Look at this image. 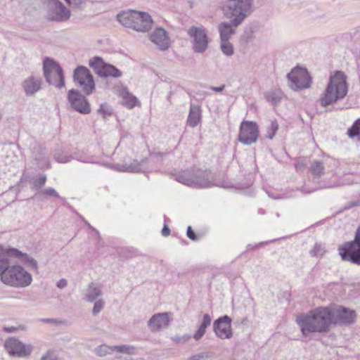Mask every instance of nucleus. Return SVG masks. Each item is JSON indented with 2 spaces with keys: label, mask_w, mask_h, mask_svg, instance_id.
Here are the masks:
<instances>
[{
  "label": "nucleus",
  "mask_w": 360,
  "mask_h": 360,
  "mask_svg": "<svg viewBox=\"0 0 360 360\" xmlns=\"http://www.w3.org/2000/svg\"><path fill=\"white\" fill-rule=\"evenodd\" d=\"M254 8L255 0H224L221 10L229 21H223L217 27L220 40H229Z\"/></svg>",
  "instance_id": "f257e3e1"
},
{
  "label": "nucleus",
  "mask_w": 360,
  "mask_h": 360,
  "mask_svg": "<svg viewBox=\"0 0 360 360\" xmlns=\"http://www.w3.org/2000/svg\"><path fill=\"white\" fill-rule=\"evenodd\" d=\"M329 307H319L296 319L302 335L307 337L312 333H325L331 325Z\"/></svg>",
  "instance_id": "f03ea898"
},
{
  "label": "nucleus",
  "mask_w": 360,
  "mask_h": 360,
  "mask_svg": "<svg viewBox=\"0 0 360 360\" xmlns=\"http://www.w3.org/2000/svg\"><path fill=\"white\" fill-rule=\"evenodd\" d=\"M348 92L347 77L342 71H336L329 79L328 84L320 98L322 107H327L343 99Z\"/></svg>",
  "instance_id": "7ed1b4c3"
},
{
  "label": "nucleus",
  "mask_w": 360,
  "mask_h": 360,
  "mask_svg": "<svg viewBox=\"0 0 360 360\" xmlns=\"http://www.w3.org/2000/svg\"><path fill=\"white\" fill-rule=\"evenodd\" d=\"M11 257L18 259L27 268L32 269L38 268L37 260L27 254L21 252L17 248L12 247L5 248L0 245V271L25 270L22 265L13 264L11 260Z\"/></svg>",
  "instance_id": "20e7f679"
},
{
  "label": "nucleus",
  "mask_w": 360,
  "mask_h": 360,
  "mask_svg": "<svg viewBox=\"0 0 360 360\" xmlns=\"http://www.w3.org/2000/svg\"><path fill=\"white\" fill-rule=\"evenodd\" d=\"M174 179L179 183L193 188L219 186L214 182V177L211 171L199 168H193L191 170L179 172Z\"/></svg>",
  "instance_id": "39448f33"
},
{
  "label": "nucleus",
  "mask_w": 360,
  "mask_h": 360,
  "mask_svg": "<svg viewBox=\"0 0 360 360\" xmlns=\"http://www.w3.org/2000/svg\"><path fill=\"white\" fill-rule=\"evenodd\" d=\"M44 78L49 84L60 89L65 86V75L62 67L53 59L46 57L43 61Z\"/></svg>",
  "instance_id": "423d86ee"
},
{
  "label": "nucleus",
  "mask_w": 360,
  "mask_h": 360,
  "mask_svg": "<svg viewBox=\"0 0 360 360\" xmlns=\"http://www.w3.org/2000/svg\"><path fill=\"white\" fill-rule=\"evenodd\" d=\"M187 34L191 38L192 49L195 53H203L208 48L207 30L202 25L191 26L187 30Z\"/></svg>",
  "instance_id": "0eeeda50"
},
{
  "label": "nucleus",
  "mask_w": 360,
  "mask_h": 360,
  "mask_svg": "<svg viewBox=\"0 0 360 360\" xmlns=\"http://www.w3.org/2000/svg\"><path fill=\"white\" fill-rule=\"evenodd\" d=\"M359 232H355L354 240L339 246V254L344 261L360 265V240Z\"/></svg>",
  "instance_id": "6e6552de"
},
{
  "label": "nucleus",
  "mask_w": 360,
  "mask_h": 360,
  "mask_svg": "<svg viewBox=\"0 0 360 360\" xmlns=\"http://www.w3.org/2000/svg\"><path fill=\"white\" fill-rule=\"evenodd\" d=\"M89 65L100 77L119 78L122 76V72L115 65L105 63L101 56H94L90 59Z\"/></svg>",
  "instance_id": "1a4fd4ad"
},
{
  "label": "nucleus",
  "mask_w": 360,
  "mask_h": 360,
  "mask_svg": "<svg viewBox=\"0 0 360 360\" xmlns=\"http://www.w3.org/2000/svg\"><path fill=\"white\" fill-rule=\"evenodd\" d=\"M287 78L289 86L294 91L307 89L311 84V77L305 68H294L287 74Z\"/></svg>",
  "instance_id": "9d476101"
},
{
  "label": "nucleus",
  "mask_w": 360,
  "mask_h": 360,
  "mask_svg": "<svg viewBox=\"0 0 360 360\" xmlns=\"http://www.w3.org/2000/svg\"><path fill=\"white\" fill-rule=\"evenodd\" d=\"M0 280L6 285L23 288L30 285L32 277L28 271H0Z\"/></svg>",
  "instance_id": "9b49d317"
},
{
  "label": "nucleus",
  "mask_w": 360,
  "mask_h": 360,
  "mask_svg": "<svg viewBox=\"0 0 360 360\" xmlns=\"http://www.w3.org/2000/svg\"><path fill=\"white\" fill-rule=\"evenodd\" d=\"M74 82L82 87L84 93L89 96L95 90V82L89 70L83 65L77 66L73 72Z\"/></svg>",
  "instance_id": "f8f14e48"
},
{
  "label": "nucleus",
  "mask_w": 360,
  "mask_h": 360,
  "mask_svg": "<svg viewBox=\"0 0 360 360\" xmlns=\"http://www.w3.org/2000/svg\"><path fill=\"white\" fill-rule=\"evenodd\" d=\"M331 324L350 325L355 322L356 314L354 310L342 306L329 307Z\"/></svg>",
  "instance_id": "ddd939ff"
},
{
  "label": "nucleus",
  "mask_w": 360,
  "mask_h": 360,
  "mask_svg": "<svg viewBox=\"0 0 360 360\" xmlns=\"http://www.w3.org/2000/svg\"><path fill=\"white\" fill-rule=\"evenodd\" d=\"M259 136V127L254 121L243 120L240 125L238 141L247 146L256 143Z\"/></svg>",
  "instance_id": "4468645a"
},
{
  "label": "nucleus",
  "mask_w": 360,
  "mask_h": 360,
  "mask_svg": "<svg viewBox=\"0 0 360 360\" xmlns=\"http://www.w3.org/2000/svg\"><path fill=\"white\" fill-rule=\"evenodd\" d=\"M4 347L9 355L18 358L27 357L33 351L32 345L25 344L15 338H8L5 342Z\"/></svg>",
  "instance_id": "2eb2a0df"
},
{
  "label": "nucleus",
  "mask_w": 360,
  "mask_h": 360,
  "mask_svg": "<svg viewBox=\"0 0 360 360\" xmlns=\"http://www.w3.org/2000/svg\"><path fill=\"white\" fill-rule=\"evenodd\" d=\"M68 100L71 108L75 111L84 115L90 113L91 108L89 101L78 90L74 89L69 90Z\"/></svg>",
  "instance_id": "dca6fc26"
},
{
  "label": "nucleus",
  "mask_w": 360,
  "mask_h": 360,
  "mask_svg": "<svg viewBox=\"0 0 360 360\" xmlns=\"http://www.w3.org/2000/svg\"><path fill=\"white\" fill-rule=\"evenodd\" d=\"M70 11L59 1H53L50 5L46 18L50 21L65 22L70 18Z\"/></svg>",
  "instance_id": "f3484780"
},
{
  "label": "nucleus",
  "mask_w": 360,
  "mask_h": 360,
  "mask_svg": "<svg viewBox=\"0 0 360 360\" xmlns=\"http://www.w3.org/2000/svg\"><path fill=\"white\" fill-rule=\"evenodd\" d=\"M172 321V314L170 312L157 313L148 321L147 326L152 332H157L167 328Z\"/></svg>",
  "instance_id": "a211bd4d"
},
{
  "label": "nucleus",
  "mask_w": 360,
  "mask_h": 360,
  "mask_svg": "<svg viewBox=\"0 0 360 360\" xmlns=\"http://www.w3.org/2000/svg\"><path fill=\"white\" fill-rule=\"evenodd\" d=\"M213 328L216 335L221 339H229L232 337L231 319L227 315L215 320Z\"/></svg>",
  "instance_id": "6ab92c4d"
},
{
  "label": "nucleus",
  "mask_w": 360,
  "mask_h": 360,
  "mask_svg": "<svg viewBox=\"0 0 360 360\" xmlns=\"http://www.w3.org/2000/svg\"><path fill=\"white\" fill-rule=\"evenodd\" d=\"M150 39L161 51H166L170 46L168 33L161 27L155 28V30L150 34Z\"/></svg>",
  "instance_id": "aec40b11"
},
{
  "label": "nucleus",
  "mask_w": 360,
  "mask_h": 360,
  "mask_svg": "<svg viewBox=\"0 0 360 360\" xmlns=\"http://www.w3.org/2000/svg\"><path fill=\"white\" fill-rule=\"evenodd\" d=\"M136 15V20L133 29L137 32H148L152 28L153 21L150 15L146 12L137 11Z\"/></svg>",
  "instance_id": "412c9836"
},
{
  "label": "nucleus",
  "mask_w": 360,
  "mask_h": 360,
  "mask_svg": "<svg viewBox=\"0 0 360 360\" xmlns=\"http://www.w3.org/2000/svg\"><path fill=\"white\" fill-rule=\"evenodd\" d=\"M41 82L40 77H35L32 75L25 79L22 83L25 95L27 96L34 95L41 89Z\"/></svg>",
  "instance_id": "4be33fe9"
},
{
  "label": "nucleus",
  "mask_w": 360,
  "mask_h": 360,
  "mask_svg": "<svg viewBox=\"0 0 360 360\" xmlns=\"http://www.w3.org/2000/svg\"><path fill=\"white\" fill-rule=\"evenodd\" d=\"M135 13H136L135 10L124 11L117 14V18L124 27L133 29L134 20H136Z\"/></svg>",
  "instance_id": "5701e85b"
},
{
  "label": "nucleus",
  "mask_w": 360,
  "mask_h": 360,
  "mask_svg": "<svg viewBox=\"0 0 360 360\" xmlns=\"http://www.w3.org/2000/svg\"><path fill=\"white\" fill-rule=\"evenodd\" d=\"M201 120V110L200 107L198 105L191 104L188 117L187 119V124L191 127H195Z\"/></svg>",
  "instance_id": "b1692460"
},
{
  "label": "nucleus",
  "mask_w": 360,
  "mask_h": 360,
  "mask_svg": "<svg viewBox=\"0 0 360 360\" xmlns=\"http://www.w3.org/2000/svg\"><path fill=\"white\" fill-rule=\"evenodd\" d=\"M102 294L101 286L97 283H91L87 289L85 298L88 302H93L95 300L100 299L99 297Z\"/></svg>",
  "instance_id": "393cba45"
},
{
  "label": "nucleus",
  "mask_w": 360,
  "mask_h": 360,
  "mask_svg": "<svg viewBox=\"0 0 360 360\" xmlns=\"http://www.w3.org/2000/svg\"><path fill=\"white\" fill-rule=\"evenodd\" d=\"M147 161V158L143 159L141 162L136 160H133L130 164L119 165V170L126 172H139L141 170V165Z\"/></svg>",
  "instance_id": "a878e982"
},
{
  "label": "nucleus",
  "mask_w": 360,
  "mask_h": 360,
  "mask_svg": "<svg viewBox=\"0 0 360 360\" xmlns=\"http://www.w3.org/2000/svg\"><path fill=\"white\" fill-rule=\"evenodd\" d=\"M211 317L209 314H205L203 315L202 321L199 327V328L197 330L195 333L193 335V338L195 340H199L202 338V337L204 335L206 331V328L207 326H209L211 323Z\"/></svg>",
  "instance_id": "bb28decb"
},
{
  "label": "nucleus",
  "mask_w": 360,
  "mask_h": 360,
  "mask_svg": "<svg viewBox=\"0 0 360 360\" xmlns=\"http://www.w3.org/2000/svg\"><path fill=\"white\" fill-rule=\"evenodd\" d=\"M324 166L322 162L314 160L311 163L309 172L315 178L321 177L324 173Z\"/></svg>",
  "instance_id": "cd10ccee"
},
{
  "label": "nucleus",
  "mask_w": 360,
  "mask_h": 360,
  "mask_svg": "<svg viewBox=\"0 0 360 360\" xmlns=\"http://www.w3.org/2000/svg\"><path fill=\"white\" fill-rule=\"evenodd\" d=\"M254 39V30L251 26L245 28L243 33L240 36L239 43L245 46Z\"/></svg>",
  "instance_id": "c85d7f7f"
},
{
  "label": "nucleus",
  "mask_w": 360,
  "mask_h": 360,
  "mask_svg": "<svg viewBox=\"0 0 360 360\" xmlns=\"http://www.w3.org/2000/svg\"><path fill=\"white\" fill-rule=\"evenodd\" d=\"M265 98L272 105H276L281 101L282 93L278 90L269 91L265 94Z\"/></svg>",
  "instance_id": "c756f323"
},
{
  "label": "nucleus",
  "mask_w": 360,
  "mask_h": 360,
  "mask_svg": "<svg viewBox=\"0 0 360 360\" xmlns=\"http://www.w3.org/2000/svg\"><path fill=\"white\" fill-rule=\"evenodd\" d=\"M114 352L133 355L136 354V348L129 345H120L113 346Z\"/></svg>",
  "instance_id": "7c9ffc66"
},
{
  "label": "nucleus",
  "mask_w": 360,
  "mask_h": 360,
  "mask_svg": "<svg viewBox=\"0 0 360 360\" xmlns=\"http://www.w3.org/2000/svg\"><path fill=\"white\" fill-rule=\"evenodd\" d=\"M220 49L226 56H231L234 53V48L229 40H220Z\"/></svg>",
  "instance_id": "2f4dec72"
},
{
  "label": "nucleus",
  "mask_w": 360,
  "mask_h": 360,
  "mask_svg": "<svg viewBox=\"0 0 360 360\" xmlns=\"http://www.w3.org/2000/svg\"><path fill=\"white\" fill-rule=\"evenodd\" d=\"M347 134L350 138L360 136V118H358L347 130Z\"/></svg>",
  "instance_id": "473e14b6"
},
{
  "label": "nucleus",
  "mask_w": 360,
  "mask_h": 360,
  "mask_svg": "<svg viewBox=\"0 0 360 360\" xmlns=\"http://www.w3.org/2000/svg\"><path fill=\"white\" fill-rule=\"evenodd\" d=\"M113 352V346H108L106 345H101L96 347L95 349V353L100 356H103L107 354H111Z\"/></svg>",
  "instance_id": "72a5a7b5"
},
{
  "label": "nucleus",
  "mask_w": 360,
  "mask_h": 360,
  "mask_svg": "<svg viewBox=\"0 0 360 360\" xmlns=\"http://www.w3.org/2000/svg\"><path fill=\"white\" fill-rule=\"evenodd\" d=\"M46 181V176L45 174H39V177L33 181L32 189H41L45 185Z\"/></svg>",
  "instance_id": "f704fd0d"
},
{
  "label": "nucleus",
  "mask_w": 360,
  "mask_h": 360,
  "mask_svg": "<svg viewBox=\"0 0 360 360\" xmlns=\"http://www.w3.org/2000/svg\"><path fill=\"white\" fill-rule=\"evenodd\" d=\"M94 304L92 309V314L94 316L98 315L104 308L105 305V302L103 299L100 298L94 302Z\"/></svg>",
  "instance_id": "c9c22d12"
},
{
  "label": "nucleus",
  "mask_w": 360,
  "mask_h": 360,
  "mask_svg": "<svg viewBox=\"0 0 360 360\" xmlns=\"http://www.w3.org/2000/svg\"><path fill=\"white\" fill-rule=\"evenodd\" d=\"M325 252V247L319 243H316L314 248L310 251V254L313 257L323 256Z\"/></svg>",
  "instance_id": "e433bc0d"
},
{
  "label": "nucleus",
  "mask_w": 360,
  "mask_h": 360,
  "mask_svg": "<svg viewBox=\"0 0 360 360\" xmlns=\"http://www.w3.org/2000/svg\"><path fill=\"white\" fill-rule=\"evenodd\" d=\"M278 129V124L276 121H271L270 126L267 128V135L266 137L269 139H272L276 131Z\"/></svg>",
  "instance_id": "4c0bfd02"
},
{
  "label": "nucleus",
  "mask_w": 360,
  "mask_h": 360,
  "mask_svg": "<svg viewBox=\"0 0 360 360\" xmlns=\"http://www.w3.org/2000/svg\"><path fill=\"white\" fill-rule=\"evenodd\" d=\"M97 112L98 114L101 115L104 119L108 116L111 115L112 113V109L104 103H102L100 105V108L98 109Z\"/></svg>",
  "instance_id": "58836bf2"
},
{
  "label": "nucleus",
  "mask_w": 360,
  "mask_h": 360,
  "mask_svg": "<svg viewBox=\"0 0 360 360\" xmlns=\"http://www.w3.org/2000/svg\"><path fill=\"white\" fill-rule=\"evenodd\" d=\"M172 340L176 343L184 344L191 339V335L188 334H184L182 335H175L171 338Z\"/></svg>",
  "instance_id": "ea45409f"
},
{
  "label": "nucleus",
  "mask_w": 360,
  "mask_h": 360,
  "mask_svg": "<svg viewBox=\"0 0 360 360\" xmlns=\"http://www.w3.org/2000/svg\"><path fill=\"white\" fill-rule=\"evenodd\" d=\"M124 99L127 105L130 108H134L136 105V103L137 102L136 98L129 94H127L126 96H124Z\"/></svg>",
  "instance_id": "a19ab883"
},
{
  "label": "nucleus",
  "mask_w": 360,
  "mask_h": 360,
  "mask_svg": "<svg viewBox=\"0 0 360 360\" xmlns=\"http://www.w3.org/2000/svg\"><path fill=\"white\" fill-rule=\"evenodd\" d=\"M40 360H60V359L53 351H48L41 356Z\"/></svg>",
  "instance_id": "79ce46f5"
},
{
  "label": "nucleus",
  "mask_w": 360,
  "mask_h": 360,
  "mask_svg": "<svg viewBox=\"0 0 360 360\" xmlns=\"http://www.w3.org/2000/svg\"><path fill=\"white\" fill-rule=\"evenodd\" d=\"M209 357L210 354L208 352H201L188 357L187 360H206Z\"/></svg>",
  "instance_id": "37998d69"
},
{
  "label": "nucleus",
  "mask_w": 360,
  "mask_h": 360,
  "mask_svg": "<svg viewBox=\"0 0 360 360\" xmlns=\"http://www.w3.org/2000/svg\"><path fill=\"white\" fill-rule=\"evenodd\" d=\"M54 158L59 163H66L72 160L71 156L63 155L58 153H56Z\"/></svg>",
  "instance_id": "c03bdc74"
},
{
  "label": "nucleus",
  "mask_w": 360,
  "mask_h": 360,
  "mask_svg": "<svg viewBox=\"0 0 360 360\" xmlns=\"http://www.w3.org/2000/svg\"><path fill=\"white\" fill-rule=\"evenodd\" d=\"M41 193L46 196L60 198L58 193L53 188H47L41 191Z\"/></svg>",
  "instance_id": "a18cd8bd"
},
{
  "label": "nucleus",
  "mask_w": 360,
  "mask_h": 360,
  "mask_svg": "<svg viewBox=\"0 0 360 360\" xmlns=\"http://www.w3.org/2000/svg\"><path fill=\"white\" fill-rule=\"evenodd\" d=\"M186 235L188 238H190L191 240H194V241L197 240L198 238L196 233H195V231L192 229L191 226H188V228H187Z\"/></svg>",
  "instance_id": "49530a36"
},
{
  "label": "nucleus",
  "mask_w": 360,
  "mask_h": 360,
  "mask_svg": "<svg viewBox=\"0 0 360 360\" xmlns=\"http://www.w3.org/2000/svg\"><path fill=\"white\" fill-rule=\"evenodd\" d=\"M69 6L79 8L83 3L82 0H64Z\"/></svg>",
  "instance_id": "de8ad7c7"
},
{
  "label": "nucleus",
  "mask_w": 360,
  "mask_h": 360,
  "mask_svg": "<svg viewBox=\"0 0 360 360\" xmlns=\"http://www.w3.org/2000/svg\"><path fill=\"white\" fill-rule=\"evenodd\" d=\"M25 327L23 326H20L18 328L15 327H5L4 330L8 333L15 332L18 330H24Z\"/></svg>",
  "instance_id": "09e8293b"
},
{
  "label": "nucleus",
  "mask_w": 360,
  "mask_h": 360,
  "mask_svg": "<svg viewBox=\"0 0 360 360\" xmlns=\"http://www.w3.org/2000/svg\"><path fill=\"white\" fill-rule=\"evenodd\" d=\"M67 284H68V282L65 279H60V281H58L57 282L56 285L58 288L62 289V288H64L65 287H66Z\"/></svg>",
  "instance_id": "8fccbe9b"
},
{
  "label": "nucleus",
  "mask_w": 360,
  "mask_h": 360,
  "mask_svg": "<svg viewBox=\"0 0 360 360\" xmlns=\"http://www.w3.org/2000/svg\"><path fill=\"white\" fill-rule=\"evenodd\" d=\"M170 233V229L168 226L165 225L162 229V235L164 236H168Z\"/></svg>",
  "instance_id": "3c124183"
},
{
  "label": "nucleus",
  "mask_w": 360,
  "mask_h": 360,
  "mask_svg": "<svg viewBox=\"0 0 360 360\" xmlns=\"http://www.w3.org/2000/svg\"><path fill=\"white\" fill-rule=\"evenodd\" d=\"M42 322L45 323H51V324H56L58 323V321L55 319H43L41 320Z\"/></svg>",
  "instance_id": "603ef678"
},
{
  "label": "nucleus",
  "mask_w": 360,
  "mask_h": 360,
  "mask_svg": "<svg viewBox=\"0 0 360 360\" xmlns=\"http://www.w3.org/2000/svg\"><path fill=\"white\" fill-rule=\"evenodd\" d=\"M225 88V86L224 85H222V86H217V87H212V89L214 91H216V92H221Z\"/></svg>",
  "instance_id": "864d4df0"
},
{
  "label": "nucleus",
  "mask_w": 360,
  "mask_h": 360,
  "mask_svg": "<svg viewBox=\"0 0 360 360\" xmlns=\"http://www.w3.org/2000/svg\"><path fill=\"white\" fill-rule=\"evenodd\" d=\"M88 226H89L91 229H92L95 231V233H96V234H98V231H96L95 229H94L92 226H90V224H88Z\"/></svg>",
  "instance_id": "5fc2aeb1"
},
{
  "label": "nucleus",
  "mask_w": 360,
  "mask_h": 360,
  "mask_svg": "<svg viewBox=\"0 0 360 360\" xmlns=\"http://www.w3.org/2000/svg\"><path fill=\"white\" fill-rule=\"evenodd\" d=\"M356 232H359V239L360 240V227H359V228L356 229Z\"/></svg>",
  "instance_id": "6e6d98bb"
},
{
  "label": "nucleus",
  "mask_w": 360,
  "mask_h": 360,
  "mask_svg": "<svg viewBox=\"0 0 360 360\" xmlns=\"http://www.w3.org/2000/svg\"><path fill=\"white\" fill-rule=\"evenodd\" d=\"M157 155H162V153H158Z\"/></svg>",
  "instance_id": "4d7b16f0"
},
{
  "label": "nucleus",
  "mask_w": 360,
  "mask_h": 360,
  "mask_svg": "<svg viewBox=\"0 0 360 360\" xmlns=\"http://www.w3.org/2000/svg\"><path fill=\"white\" fill-rule=\"evenodd\" d=\"M44 158V155H41V156L40 157V159H43Z\"/></svg>",
  "instance_id": "13d9d810"
}]
</instances>
